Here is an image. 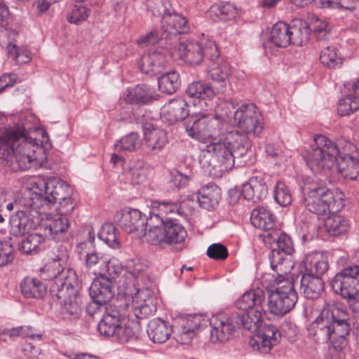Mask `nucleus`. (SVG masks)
<instances>
[{"mask_svg":"<svg viewBox=\"0 0 359 359\" xmlns=\"http://www.w3.org/2000/svg\"><path fill=\"white\" fill-rule=\"evenodd\" d=\"M245 292L235 302V311L231 313L221 312L213 315L211 318H206L201 315L194 316L188 321L189 327L183 328L180 334L182 343H187L194 335L195 330L208 326L210 329V340L213 343L224 342L230 339L233 332L244 327L247 316V302Z\"/></svg>","mask_w":359,"mask_h":359,"instance_id":"obj_1","label":"nucleus"},{"mask_svg":"<svg viewBox=\"0 0 359 359\" xmlns=\"http://www.w3.org/2000/svg\"><path fill=\"white\" fill-rule=\"evenodd\" d=\"M246 143L247 135L244 133L238 130L231 131L224 138L215 139L206 145L201 163L203 165L207 163L208 167H216V165L205 161L207 154H210L217 160L220 171H228L234 164L241 167L245 166L247 164Z\"/></svg>","mask_w":359,"mask_h":359,"instance_id":"obj_2","label":"nucleus"},{"mask_svg":"<svg viewBox=\"0 0 359 359\" xmlns=\"http://www.w3.org/2000/svg\"><path fill=\"white\" fill-rule=\"evenodd\" d=\"M348 318L347 310L341 305L325 304L320 315L309 326V337L317 344H324L329 341L337 324L341 320Z\"/></svg>","mask_w":359,"mask_h":359,"instance_id":"obj_3","label":"nucleus"},{"mask_svg":"<svg viewBox=\"0 0 359 359\" xmlns=\"http://www.w3.org/2000/svg\"><path fill=\"white\" fill-rule=\"evenodd\" d=\"M168 50L174 59L179 57L191 65H198L205 59L214 61L219 56L218 48L212 41L177 42Z\"/></svg>","mask_w":359,"mask_h":359,"instance_id":"obj_4","label":"nucleus"},{"mask_svg":"<svg viewBox=\"0 0 359 359\" xmlns=\"http://www.w3.org/2000/svg\"><path fill=\"white\" fill-rule=\"evenodd\" d=\"M330 287L359 315V264L344 267L331 279Z\"/></svg>","mask_w":359,"mask_h":359,"instance_id":"obj_5","label":"nucleus"},{"mask_svg":"<svg viewBox=\"0 0 359 359\" xmlns=\"http://www.w3.org/2000/svg\"><path fill=\"white\" fill-rule=\"evenodd\" d=\"M66 285L61 280L51 287V295L60 301L62 304L61 315L67 322H72L80 318L81 309L76 301L79 292V282L76 274L70 271Z\"/></svg>","mask_w":359,"mask_h":359,"instance_id":"obj_6","label":"nucleus"},{"mask_svg":"<svg viewBox=\"0 0 359 359\" xmlns=\"http://www.w3.org/2000/svg\"><path fill=\"white\" fill-rule=\"evenodd\" d=\"M337 154H339V146L325 136L318 135L306 151L305 159L313 172L320 173L333 167Z\"/></svg>","mask_w":359,"mask_h":359,"instance_id":"obj_7","label":"nucleus"},{"mask_svg":"<svg viewBox=\"0 0 359 359\" xmlns=\"http://www.w3.org/2000/svg\"><path fill=\"white\" fill-rule=\"evenodd\" d=\"M302 203L311 212L323 215L333 210L334 198L332 192L316 179H308L302 187Z\"/></svg>","mask_w":359,"mask_h":359,"instance_id":"obj_8","label":"nucleus"},{"mask_svg":"<svg viewBox=\"0 0 359 359\" xmlns=\"http://www.w3.org/2000/svg\"><path fill=\"white\" fill-rule=\"evenodd\" d=\"M265 243H274L276 248L272 249L269 255L271 268L277 272L287 273L292 267L287 256L294 252L293 243L291 238L279 229H273L264 235Z\"/></svg>","mask_w":359,"mask_h":359,"instance_id":"obj_9","label":"nucleus"},{"mask_svg":"<svg viewBox=\"0 0 359 359\" xmlns=\"http://www.w3.org/2000/svg\"><path fill=\"white\" fill-rule=\"evenodd\" d=\"M295 282L293 277L277 282L275 290L269 296L268 305L271 313L283 316L294 308L298 299Z\"/></svg>","mask_w":359,"mask_h":359,"instance_id":"obj_10","label":"nucleus"},{"mask_svg":"<svg viewBox=\"0 0 359 359\" xmlns=\"http://www.w3.org/2000/svg\"><path fill=\"white\" fill-rule=\"evenodd\" d=\"M187 237V230L176 220L167 219L162 224H155L151 219L147 231V241L154 245L181 244Z\"/></svg>","mask_w":359,"mask_h":359,"instance_id":"obj_11","label":"nucleus"},{"mask_svg":"<svg viewBox=\"0 0 359 359\" xmlns=\"http://www.w3.org/2000/svg\"><path fill=\"white\" fill-rule=\"evenodd\" d=\"M277 334L275 326L263 324L262 318L248 320V344L255 351L269 353L277 343Z\"/></svg>","mask_w":359,"mask_h":359,"instance_id":"obj_12","label":"nucleus"},{"mask_svg":"<svg viewBox=\"0 0 359 359\" xmlns=\"http://www.w3.org/2000/svg\"><path fill=\"white\" fill-rule=\"evenodd\" d=\"M159 12L162 15L161 37L169 39V45L172 46L179 42V35L189 32L188 20L174 11L168 0L163 1L162 8H159Z\"/></svg>","mask_w":359,"mask_h":359,"instance_id":"obj_13","label":"nucleus"},{"mask_svg":"<svg viewBox=\"0 0 359 359\" xmlns=\"http://www.w3.org/2000/svg\"><path fill=\"white\" fill-rule=\"evenodd\" d=\"M115 220L123 231L133 233L137 238L144 237L147 241V226H149V218L139 210L126 208L116 213Z\"/></svg>","mask_w":359,"mask_h":359,"instance_id":"obj_14","label":"nucleus"},{"mask_svg":"<svg viewBox=\"0 0 359 359\" xmlns=\"http://www.w3.org/2000/svg\"><path fill=\"white\" fill-rule=\"evenodd\" d=\"M36 189L43 194L45 205H52L59 200H64L72 196L73 190L65 182L58 178L39 179L34 182Z\"/></svg>","mask_w":359,"mask_h":359,"instance_id":"obj_15","label":"nucleus"},{"mask_svg":"<svg viewBox=\"0 0 359 359\" xmlns=\"http://www.w3.org/2000/svg\"><path fill=\"white\" fill-rule=\"evenodd\" d=\"M184 124L190 137L201 140L216 135L219 121L211 115L201 114L198 117L189 118Z\"/></svg>","mask_w":359,"mask_h":359,"instance_id":"obj_16","label":"nucleus"},{"mask_svg":"<svg viewBox=\"0 0 359 359\" xmlns=\"http://www.w3.org/2000/svg\"><path fill=\"white\" fill-rule=\"evenodd\" d=\"M170 45L166 42L165 48H151L144 53L138 61L142 72L154 76L163 72L167 64V53L170 54Z\"/></svg>","mask_w":359,"mask_h":359,"instance_id":"obj_17","label":"nucleus"},{"mask_svg":"<svg viewBox=\"0 0 359 359\" xmlns=\"http://www.w3.org/2000/svg\"><path fill=\"white\" fill-rule=\"evenodd\" d=\"M354 149L355 147L351 142H346L341 150L339 149V154H337L334 159L338 172L351 180H357L359 176L358 161L348 153Z\"/></svg>","mask_w":359,"mask_h":359,"instance_id":"obj_18","label":"nucleus"},{"mask_svg":"<svg viewBox=\"0 0 359 359\" xmlns=\"http://www.w3.org/2000/svg\"><path fill=\"white\" fill-rule=\"evenodd\" d=\"M168 143L166 132L152 126L144 128V138L141 148L142 151L149 156L159 154Z\"/></svg>","mask_w":359,"mask_h":359,"instance_id":"obj_19","label":"nucleus"},{"mask_svg":"<svg viewBox=\"0 0 359 359\" xmlns=\"http://www.w3.org/2000/svg\"><path fill=\"white\" fill-rule=\"evenodd\" d=\"M116 305H109L104 308V313L97 325V330L101 335L113 337L116 334V330L125 316L123 309L121 310Z\"/></svg>","mask_w":359,"mask_h":359,"instance_id":"obj_20","label":"nucleus"},{"mask_svg":"<svg viewBox=\"0 0 359 359\" xmlns=\"http://www.w3.org/2000/svg\"><path fill=\"white\" fill-rule=\"evenodd\" d=\"M39 214L17 210L10 217L11 233L14 236H23L34 229L39 223Z\"/></svg>","mask_w":359,"mask_h":359,"instance_id":"obj_21","label":"nucleus"},{"mask_svg":"<svg viewBox=\"0 0 359 359\" xmlns=\"http://www.w3.org/2000/svg\"><path fill=\"white\" fill-rule=\"evenodd\" d=\"M114 294L111 280L102 273L93 280L89 288L90 298L97 304L106 305Z\"/></svg>","mask_w":359,"mask_h":359,"instance_id":"obj_22","label":"nucleus"},{"mask_svg":"<svg viewBox=\"0 0 359 359\" xmlns=\"http://www.w3.org/2000/svg\"><path fill=\"white\" fill-rule=\"evenodd\" d=\"M187 202L182 201L180 203L171 201H154L151 203V210L150 212L149 222L151 219H156L158 224H163V214L177 213L178 215L186 217L187 211L185 209Z\"/></svg>","mask_w":359,"mask_h":359,"instance_id":"obj_23","label":"nucleus"},{"mask_svg":"<svg viewBox=\"0 0 359 359\" xmlns=\"http://www.w3.org/2000/svg\"><path fill=\"white\" fill-rule=\"evenodd\" d=\"M266 285L259 280H255L248 290V320L251 318H262L263 303L266 297Z\"/></svg>","mask_w":359,"mask_h":359,"instance_id":"obj_24","label":"nucleus"},{"mask_svg":"<svg viewBox=\"0 0 359 359\" xmlns=\"http://www.w3.org/2000/svg\"><path fill=\"white\" fill-rule=\"evenodd\" d=\"M16 204L20 210L32 214H39V209L45 205L43 194L36 189L34 184L32 189H25L16 196Z\"/></svg>","mask_w":359,"mask_h":359,"instance_id":"obj_25","label":"nucleus"},{"mask_svg":"<svg viewBox=\"0 0 359 359\" xmlns=\"http://www.w3.org/2000/svg\"><path fill=\"white\" fill-rule=\"evenodd\" d=\"M349 317L341 320V323L337 324L336 330L332 332L329 340L331 346L329 347V353L332 359H339L341 351L347 345L346 337L349 334L350 324Z\"/></svg>","mask_w":359,"mask_h":359,"instance_id":"obj_26","label":"nucleus"},{"mask_svg":"<svg viewBox=\"0 0 359 359\" xmlns=\"http://www.w3.org/2000/svg\"><path fill=\"white\" fill-rule=\"evenodd\" d=\"M162 115L170 124L184 120L189 115L187 102L182 99H173L162 109Z\"/></svg>","mask_w":359,"mask_h":359,"instance_id":"obj_27","label":"nucleus"},{"mask_svg":"<svg viewBox=\"0 0 359 359\" xmlns=\"http://www.w3.org/2000/svg\"><path fill=\"white\" fill-rule=\"evenodd\" d=\"M124 100L131 104H147L154 99V90L147 84L128 88L123 93Z\"/></svg>","mask_w":359,"mask_h":359,"instance_id":"obj_28","label":"nucleus"},{"mask_svg":"<svg viewBox=\"0 0 359 359\" xmlns=\"http://www.w3.org/2000/svg\"><path fill=\"white\" fill-rule=\"evenodd\" d=\"M40 276L41 278L44 280H52L50 285V292L51 293V287L55 284L57 283L59 280H61V283L62 285H66L68 281L70 271H72L74 274H76L75 271L72 269H67L65 270L63 268H61L60 264L57 262H48L46 264V265L41 269Z\"/></svg>","mask_w":359,"mask_h":359,"instance_id":"obj_29","label":"nucleus"},{"mask_svg":"<svg viewBox=\"0 0 359 359\" xmlns=\"http://www.w3.org/2000/svg\"><path fill=\"white\" fill-rule=\"evenodd\" d=\"M324 290V281L318 276L303 273L300 280V291L308 299H318Z\"/></svg>","mask_w":359,"mask_h":359,"instance_id":"obj_30","label":"nucleus"},{"mask_svg":"<svg viewBox=\"0 0 359 359\" xmlns=\"http://www.w3.org/2000/svg\"><path fill=\"white\" fill-rule=\"evenodd\" d=\"M211 65L209 67V76L215 81L220 83L219 88H217V93H223L226 88V81L231 75V70L229 64L227 62H224L220 58L214 61H210Z\"/></svg>","mask_w":359,"mask_h":359,"instance_id":"obj_31","label":"nucleus"},{"mask_svg":"<svg viewBox=\"0 0 359 359\" xmlns=\"http://www.w3.org/2000/svg\"><path fill=\"white\" fill-rule=\"evenodd\" d=\"M304 273L310 276H318L319 278L328 270L329 264L327 259L318 253H311L305 256L302 262Z\"/></svg>","mask_w":359,"mask_h":359,"instance_id":"obj_32","label":"nucleus"},{"mask_svg":"<svg viewBox=\"0 0 359 359\" xmlns=\"http://www.w3.org/2000/svg\"><path fill=\"white\" fill-rule=\"evenodd\" d=\"M172 332L169 323L161 318L149 320L147 325V334L154 343L162 344L170 337Z\"/></svg>","mask_w":359,"mask_h":359,"instance_id":"obj_33","label":"nucleus"},{"mask_svg":"<svg viewBox=\"0 0 359 359\" xmlns=\"http://www.w3.org/2000/svg\"><path fill=\"white\" fill-rule=\"evenodd\" d=\"M276 216L269 209L264 207L254 208L250 214V222L257 229L268 231L273 230Z\"/></svg>","mask_w":359,"mask_h":359,"instance_id":"obj_34","label":"nucleus"},{"mask_svg":"<svg viewBox=\"0 0 359 359\" xmlns=\"http://www.w3.org/2000/svg\"><path fill=\"white\" fill-rule=\"evenodd\" d=\"M220 198V189L214 184L203 187L198 191L197 199L200 206L208 210L214 209Z\"/></svg>","mask_w":359,"mask_h":359,"instance_id":"obj_35","label":"nucleus"},{"mask_svg":"<svg viewBox=\"0 0 359 359\" xmlns=\"http://www.w3.org/2000/svg\"><path fill=\"white\" fill-rule=\"evenodd\" d=\"M148 165L142 161L133 162L123 172L126 183L137 185L144 183L148 175Z\"/></svg>","mask_w":359,"mask_h":359,"instance_id":"obj_36","label":"nucleus"},{"mask_svg":"<svg viewBox=\"0 0 359 359\" xmlns=\"http://www.w3.org/2000/svg\"><path fill=\"white\" fill-rule=\"evenodd\" d=\"M236 13L233 5L228 2H220L213 4L206 12V16L214 22H226L234 19Z\"/></svg>","mask_w":359,"mask_h":359,"instance_id":"obj_37","label":"nucleus"},{"mask_svg":"<svg viewBox=\"0 0 359 359\" xmlns=\"http://www.w3.org/2000/svg\"><path fill=\"white\" fill-rule=\"evenodd\" d=\"M69 225L67 217L58 214L53 220L43 226V234L49 239L60 241L62 239V235L67 231Z\"/></svg>","mask_w":359,"mask_h":359,"instance_id":"obj_38","label":"nucleus"},{"mask_svg":"<svg viewBox=\"0 0 359 359\" xmlns=\"http://www.w3.org/2000/svg\"><path fill=\"white\" fill-rule=\"evenodd\" d=\"M291 43L302 46L309 39L310 31L308 23L300 19L292 20L289 25Z\"/></svg>","mask_w":359,"mask_h":359,"instance_id":"obj_39","label":"nucleus"},{"mask_svg":"<svg viewBox=\"0 0 359 359\" xmlns=\"http://www.w3.org/2000/svg\"><path fill=\"white\" fill-rule=\"evenodd\" d=\"M20 291L25 298H41L46 293V286L38 278L26 277L20 283Z\"/></svg>","mask_w":359,"mask_h":359,"instance_id":"obj_40","label":"nucleus"},{"mask_svg":"<svg viewBox=\"0 0 359 359\" xmlns=\"http://www.w3.org/2000/svg\"><path fill=\"white\" fill-rule=\"evenodd\" d=\"M288 24L283 22L276 23L270 32L269 42L279 48H285L291 44Z\"/></svg>","mask_w":359,"mask_h":359,"instance_id":"obj_41","label":"nucleus"},{"mask_svg":"<svg viewBox=\"0 0 359 359\" xmlns=\"http://www.w3.org/2000/svg\"><path fill=\"white\" fill-rule=\"evenodd\" d=\"M248 196L254 203L262 201L266 197L267 187L264 181L263 175L259 172L257 175L251 177L248 180Z\"/></svg>","mask_w":359,"mask_h":359,"instance_id":"obj_42","label":"nucleus"},{"mask_svg":"<svg viewBox=\"0 0 359 359\" xmlns=\"http://www.w3.org/2000/svg\"><path fill=\"white\" fill-rule=\"evenodd\" d=\"M325 226L329 234L336 236L346 233L350 224L344 216L334 214L326 218Z\"/></svg>","mask_w":359,"mask_h":359,"instance_id":"obj_43","label":"nucleus"},{"mask_svg":"<svg viewBox=\"0 0 359 359\" xmlns=\"http://www.w3.org/2000/svg\"><path fill=\"white\" fill-rule=\"evenodd\" d=\"M217 93V88L202 81H194L188 86L187 94L198 99H210Z\"/></svg>","mask_w":359,"mask_h":359,"instance_id":"obj_44","label":"nucleus"},{"mask_svg":"<svg viewBox=\"0 0 359 359\" xmlns=\"http://www.w3.org/2000/svg\"><path fill=\"white\" fill-rule=\"evenodd\" d=\"M263 128V115L254 104L248 103V135L259 136Z\"/></svg>","mask_w":359,"mask_h":359,"instance_id":"obj_45","label":"nucleus"},{"mask_svg":"<svg viewBox=\"0 0 359 359\" xmlns=\"http://www.w3.org/2000/svg\"><path fill=\"white\" fill-rule=\"evenodd\" d=\"M158 88L164 93L171 95L180 86V76L176 72H170L158 78Z\"/></svg>","mask_w":359,"mask_h":359,"instance_id":"obj_46","label":"nucleus"},{"mask_svg":"<svg viewBox=\"0 0 359 359\" xmlns=\"http://www.w3.org/2000/svg\"><path fill=\"white\" fill-rule=\"evenodd\" d=\"M320 62L329 68L336 69L342 65V58L336 47L328 46L323 48L320 55Z\"/></svg>","mask_w":359,"mask_h":359,"instance_id":"obj_47","label":"nucleus"},{"mask_svg":"<svg viewBox=\"0 0 359 359\" xmlns=\"http://www.w3.org/2000/svg\"><path fill=\"white\" fill-rule=\"evenodd\" d=\"M98 236L100 240L112 248H118L120 242L117 236V229L111 223H105L102 225Z\"/></svg>","mask_w":359,"mask_h":359,"instance_id":"obj_48","label":"nucleus"},{"mask_svg":"<svg viewBox=\"0 0 359 359\" xmlns=\"http://www.w3.org/2000/svg\"><path fill=\"white\" fill-rule=\"evenodd\" d=\"M359 109V98L355 95H348L339 101L337 111L340 116H348Z\"/></svg>","mask_w":359,"mask_h":359,"instance_id":"obj_49","label":"nucleus"},{"mask_svg":"<svg viewBox=\"0 0 359 359\" xmlns=\"http://www.w3.org/2000/svg\"><path fill=\"white\" fill-rule=\"evenodd\" d=\"M42 236L39 233L30 234L19 244L18 250L26 255L36 254L39 249Z\"/></svg>","mask_w":359,"mask_h":359,"instance_id":"obj_50","label":"nucleus"},{"mask_svg":"<svg viewBox=\"0 0 359 359\" xmlns=\"http://www.w3.org/2000/svg\"><path fill=\"white\" fill-rule=\"evenodd\" d=\"M139 139L138 133L132 132L123 137L114 144L115 150L120 152L134 151L138 144Z\"/></svg>","mask_w":359,"mask_h":359,"instance_id":"obj_51","label":"nucleus"},{"mask_svg":"<svg viewBox=\"0 0 359 359\" xmlns=\"http://www.w3.org/2000/svg\"><path fill=\"white\" fill-rule=\"evenodd\" d=\"M274 198L277 203L283 207H287L292 203L291 191L283 182H277L274 188Z\"/></svg>","mask_w":359,"mask_h":359,"instance_id":"obj_52","label":"nucleus"},{"mask_svg":"<svg viewBox=\"0 0 359 359\" xmlns=\"http://www.w3.org/2000/svg\"><path fill=\"white\" fill-rule=\"evenodd\" d=\"M123 268L121 262L116 258H111L108 261H103V264L100 268L101 271L100 273L106 272L108 276L107 278L111 280V279H115L118 277L123 272Z\"/></svg>","mask_w":359,"mask_h":359,"instance_id":"obj_53","label":"nucleus"},{"mask_svg":"<svg viewBox=\"0 0 359 359\" xmlns=\"http://www.w3.org/2000/svg\"><path fill=\"white\" fill-rule=\"evenodd\" d=\"M90 13V10L83 4L74 6L67 19L72 24L79 25L86 20Z\"/></svg>","mask_w":359,"mask_h":359,"instance_id":"obj_54","label":"nucleus"},{"mask_svg":"<svg viewBox=\"0 0 359 359\" xmlns=\"http://www.w3.org/2000/svg\"><path fill=\"white\" fill-rule=\"evenodd\" d=\"M14 259L13 245L7 241H0V267L11 264Z\"/></svg>","mask_w":359,"mask_h":359,"instance_id":"obj_55","label":"nucleus"},{"mask_svg":"<svg viewBox=\"0 0 359 359\" xmlns=\"http://www.w3.org/2000/svg\"><path fill=\"white\" fill-rule=\"evenodd\" d=\"M247 104H243L234 112L233 123L240 130L238 132L244 133L247 135Z\"/></svg>","mask_w":359,"mask_h":359,"instance_id":"obj_56","label":"nucleus"},{"mask_svg":"<svg viewBox=\"0 0 359 359\" xmlns=\"http://www.w3.org/2000/svg\"><path fill=\"white\" fill-rule=\"evenodd\" d=\"M147 301H144L143 303L140 304L133 303V308L134 309V314L137 318H143L149 316L156 311V308L154 304H152V300L149 299Z\"/></svg>","mask_w":359,"mask_h":359,"instance_id":"obj_57","label":"nucleus"},{"mask_svg":"<svg viewBox=\"0 0 359 359\" xmlns=\"http://www.w3.org/2000/svg\"><path fill=\"white\" fill-rule=\"evenodd\" d=\"M207 255L212 259L224 260L227 258L229 252L222 243H213L208 247Z\"/></svg>","mask_w":359,"mask_h":359,"instance_id":"obj_58","label":"nucleus"},{"mask_svg":"<svg viewBox=\"0 0 359 359\" xmlns=\"http://www.w3.org/2000/svg\"><path fill=\"white\" fill-rule=\"evenodd\" d=\"M323 7L354 11L355 6L352 0H320Z\"/></svg>","mask_w":359,"mask_h":359,"instance_id":"obj_59","label":"nucleus"},{"mask_svg":"<svg viewBox=\"0 0 359 359\" xmlns=\"http://www.w3.org/2000/svg\"><path fill=\"white\" fill-rule=\"evenodd\" d=\"M122 322L123 320H121L119 324L117 330H116V334H114L113 337L121 342L125 343L133 339L136 336L133 328L130 326H123Z\"/></svg>","mask_w":359,"mask_h":359,"instance_id":"obj_60","label":"nucleus"},{"mask_svg":"<svg viewBox=\"0 0 359 359\" xmlns=\"http://www.w3.org/2000/svg\"><path fill=\"white\" fill-rule=\"evenodd\" d=\"M69 259V255L66 248L62 245H60L55 252H53V256L50 257V262H57L60 264L61 268H65L67 266V263Z\"/></svg>","mask_w":359,"mask_h":359,"instance_id":"obj_61","label":"nucleus"},{"mask_svg":"<svg viewBox=\"0 0 359 359\" xmlns=\"http://www.w3.org/2000/svg\"><path fill=\"white\" fill-rule=\"evenodd\" d=\"M57 203L59 204L58 214L65 217L71 214L76 206V203L72 196H69L64 200H59Z\"/></svg>","mask_w":359,"mask_h":359,"instance_id":"obj_62","label":"nucleus"},{"mask_svg":"<svg viewBox=\"0 0 359 359\" xmlns=\"http://www.w3.org/2000/svg\"><path fill=\"white\" fill-rule=\"evenodd\" d=\"M158 41L161 42V45L165 46L166 42L168 44L170 42L169 39L162 38L161 34H160L159 32L156 30L150 32L147 35L138 41L139 43L147 44H154Z\"/></svg>","mask_w":359,"mask_h":359,"instance_id":"obj_63","label":"nucleus"},{"mask_svg":"<svg viewBox=\"0 0 359 359\" xmlns=\"http://www.w3.org/2000/svg\"><path fill=\"white\" fill-rule=\"evenodd\" d=\"M79 253L80 254V256L83 255L85 257L86 264L88 268H92L100 262L103 264V261L106 260L104 259L103 256L100 255L97 252H86L85 250L81 251L79 250Z\"/></svg>","mask_w":359,"mask_h":359,"instance_id":"obj_64","label":"nucleus"}]
</instances>
